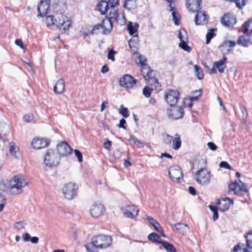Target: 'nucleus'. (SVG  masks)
I'll list each match as a JSON object with an SVG mask.
<instances>
[{"instance_id": "f257e3e1", "label": "nucleus", "mask_w": 252, "mask_h": 252, "mask_svg": "<svg viewBox=\"0 0 252 252\" xmlns=\"http://www.w3.org/2000/svg\"><path fill=\"white\" fill-rule=\"evenodd\" d=\"M61 4H57L54 9L53 15H48L46 17V24L47 27L51 28L55 26L59 28L62 33L66 32L70 26L71 22L67 17L63 14V9H59Z\"/></svg>"}, {"instance_id": "c85d7f7f", "label": "nucleus", "mask_w": 252, "mask_h": 252, "mask_svg": "<svg viewBox=\"0 0 252 252\" xmlns=\"http://www.w3.org/2000/svg\"><path fill=\"white\" fill-rule=\"evenodd\" d=\"M174 226L178 232L183 234L187 233L189 230V226L186 224L177 223Z\"/></svg>"}, {"instance_id": "6e6552de", "label": "nucleus", "mask_w": 252, "mask_h": 252, "mask_svg": "<svg viewBox=\"0 0 252 252\" xmlns=\"http://www.w3.org/2000/svg\"><path fill=\"white\" fill-rule=\"evenodd\" d=\"M78 187L74 183H69L64 185L62 191L64 197L68 200L72 199L77 194Z\"/></svg>"}, {"instance_id": "4468645a", "label": "nucleus", "mask_w": 252, "mask_h": 252, "mask_svg": "<svg viewBox=\"0 0 252 252\" xmlns=\"http://www.w3.org/2000/svg\"><path fill=\"white\" fill-rule=\"evenodd\" d=\"M178 38L180 41L179 46L185 51L190 52L191 48L187 44L188 40L187 32L184 29H182L179 31Z\"/></svg>"}, {"instance_id": "ea45409f", "label": "nucleus", "mask_w": 252, "mask_h": 252, "mask_svg": "<svg viewBox=\"0 0 252 252\" xmlns=\"http://www.w3.org/2000/svg\"><path fill=\"white\" fill-rule=\"evenodd\" d=\"M119 113L121 114L124 117L126 118L129 115V111L127 108L125 107L123 105H121L119 110Z\"/></svg>"}, {"instance_id": "6ab92c4d", "label": "nucleus", "mask_w": 252, "mask_h": 252, "mask_svg": "<svg viewBox=\"0 0 252 252\" xmlns=\"http://www.w3.org/2000/svg\"><path fill=\"white\" fill-rule=\"evenodd\" d=\"M50 0H41L37 7L38 16L44 17L47 13L49 8Z\"/></svg>"}, {"instance_id": "e2e57ef3", "label": "nucleus", "mask_w": 252, "mask_h": 252, "mask_svg": "<svg viewBox=\"0 0 252 252\" xmlns=\"http://www.w3.org/2000/svg\"><path fill=\"white\" fill-rule=\"evenodd\" d=\"M152 82L155 84V89L157 90H160V85L159 83L158 82V80L155 77H153L151 79H150Z\"/></svg>"}, {"instance_id": "a18cd8bd", "label": "nucleus", "mask_w": 252, "mask_h": 252, "mask_svg": "<svg viewBox=\"0 0 252 252\" xmlns=\"http://www.w3.org/2000/svg\"><path fill=\"white\" fill-rule=\"evenodd\" d=\"M214 32H215V30L214 29H210L206 35V44H208L210 42L211 39L213 38L214 37V36L215 35V33Z\"/></svg>"}, {"instance_id": "393cba45", "label": "nucleus", "mask_w": 252, "mask_h": 252, "mask_svg": "<svg viewBox=\"0 0 252 252\" xmlns=\"http://www.w3.org/2000/svg\"><path fill=\"white\" fill-rule=\"evenodd\" d=\"M139 38L137 34L133 35L132 38L129 40L128 45L130 49L135 53L138 49Z\"/></svg>"}, {"instance_id": "bb28decb", "label": "nucleus", "mask_w": 252, "mask_h": 252, "mask_svg": "<svg viewBox=\"0 0 252 252\" xmlns=\"http://www.w3.org/2000/svg\"><path fill=\"white\" fill-rule=\"evenodd\" d=\"M65 82L63 79L58 80L54 87V91L57 94H61L63 93L64 90Z\"/></svg>"}, {"instance_id": "4c0bfd02", "label": "nucleus", "mask_w": 252, "mask_h": 252, "mask_svg": "<svg viewBox=\"0 0 252 252\" xmlns=\"http://www.w3.org/2000/svg\"><path fill=\"white\" fill-rule=\"evenodd\" d=\"M148 238L149 240L153 242H157L158 243H159V242H160L161 240H159L160 237L157 234L155 233L152 232L150 233L148 236Z\"/></svg>"}, {"instance_id": "de8ad7c7", "label": "nucleus", "mask_w": 252, "mask_h": 252, "mask_svg": "<svg viewBox=\"0 0 252 252\" xmlns=\"http://www.w3.org/2000/svg\"><path fill=\"white\" fill-rule=\"evenodd\" d=\"M135 5V0H125L124 7L131 9Z\"/></svg>"}, {"instance_id": "72a5a7b5", "label": "nucleus", "mask_w": 252, "mask_h": 252, "mask_svg": "<svg viewBox=\"0 0 252 252\" xmlns=\"http://www.w3.org/2000/svg\"><path fill=\"white\" fill-rule=\"evenodd\" d=\"M237 43L242 46L247 47L252 44V42L249 38H246L244 36H241L239 38Z\"/></svg>"}, {"instance_id": "2f4dec72", "label": "nucleus", "mask_w": 252, "mask_h": 252, "mask_svg": "<svg viewBox=\"0 0 252 252\" xmlns=\"http://www.w3.org/2000/svg\"><path fill=\"white\" fill-rule=\"evenodd\" d=\"M243 30L244 34L250 35V33H252V21L249 20L246 22L243 25Z\"/></svg>"}, {"instance_id": "cd10ccee", "label": "nucleus", "mask_w": 252, "mask_h": 252, "mask_svg": "<svg viewBox=\"0 0 252 252\" xmlns=\"http://www.w3.org/2000/svg\"><path fill=\"white\" fill-rule=\"evenodd\" d=\"M117 6L110 5V7H108L107 10L109 17H107L105 19H110V21L113 22V19L115 20V19H117Z\"/></svg>"}, {"instance_id": "f3484780", "label": "nucleus", "mask_w": 252, "mask_h": 252, "mask_svg": "<svg viewBox=\"0 0 252 252\" xmlns=\"http://www.w3.org/2000/svg\"><path fill=\"white\" fill-rule=\"evenodd\" d=\"M136 80L128 74L124 75L120 80L121 86L125 88H131L136 84Z\"/></svg>"}, {"instance_id": "774afa93", "label": "nucleus", "mask_w": 252, "mask_h": 252, "mask_svg": "<svg viewBox=\"0 0 252 252\" xmlns=\"http://www.w3.org/2000/svg\"><path fill=\"white\" fill-rule=\"evenodd\" d=\"M126 123V120L124 118H123L120 120V123L117 125V126L119 127H121L124 129H126V126H125V124Z\"/></svg>"}, {"instance_id": "052dcab7", "label": "nucleus", "mask_w": 252, "mask_h": 252, "mask_svg": "<svg viewBox=\"0 0 252 252\" xmlns=\"http://www.w3.org/2000/svg\"><path fill=\"white\" fill-rule=\"evenodd\" d=\"M116 54V52L113 50H111L109 51L108 55H107V58L108 59L112 60V61H115V54Z\"/></svg>"}, {"instance_id": "412c9836", "label": "nucleus", "mask_w": 252, "mask_h": 252, "mask_svg": "<svg viewBox=\"0 0 252 252\" xmlns=\"http://www.w3.org/2000/svg\"><path fill=\"white\" fill-rule=\"evenodd\" d=\"M232 203L233 200L226 197L218 199L217 204L218 205V210L223 212L228 210L230 205Z\"/></svg>"}, {"instance_id": "49530a36", "label": "nucleus", "mask_w": 252, "mask_h": 252, "mask_svg": "<svg viewBox=\"0 0 252 252\" xmlns=\"http://www.w3.org/2000/svg\"><path fill=\"white\" fill-rule=\"evenodd\" d=\"M209 208L213 212V220H216L218 219L219 214L218 212L217 207L216 206L214 205H209Z\"/></svg>"}, {"instance_id": "20e7f679", "label": "nucleus", "mask_w": 252, "mask_h": 252, "mask_svg": "<svg viewBox=\"0 0 252 252\" xmlns=\"http://www.w3.org/2000/svg\"><path fill=\"white\" fill-rule=\"evenodd\" d=\"M61 160V158L56 150L49 149L44 154L43 163L46 167L53 168L59 165Z\"/></svg>"}, {"instance_id": "bf43d9fd", "label": "nucleus", "mask_w": 252, "mask_h": 252, "mask_svg": "<svg viewBox=\"0 0 252 252\" xmlns=\"http://www.w3.org/2000/svg\"><path fill=\"white\" fill-rule=\"evenodd\" d=\"M75 156L78 158V161L81 162L83 161V157L82 153L78 150H74Z\"/></svg>"}, {"instance_id": "9b49d317", "label": "nucleus", "mask_w": 252, "mask_h": 252, "mask_svg": "<svg viewBox=\"0 0 252 252\" xmlns=\"http://www.w3.org/2000/svg\"><path fill=\"white\" fill-rule=\"evenodd\" d=\"M179 99V92L177 90H170L165 94V100L170 106L175 105Z\"/></svg>"}, {"instance_id": "79ce46f5", "label": "nucleus", "mask_w": 252, "mask_h": 252, "mask_svg": "<svg viewBox=\"0 0 252 252\" xmlns=\"http://www.w3.org/2000/svg\"><path fill=\"white\" fill-rule=\"evenodd\" d=\"M128 141L130 142H132L138 148H142L144 146V144L142 142L136 139L133 136H130V138L128 139Z\"/></svg>"}, {"instance_id": "4d7b16f0", "label": "nucleus", "mask_w": 252, "mask_h": 252, "mask_svg": "<svg viewBox=\"0 0 252 252\" xmlns=\"http://www.w3.org/2000/svg\"><path fill=\"white\" fill-rule=\"evenodd\" d=\"M172 139V136L169 135V134H166L164 137L163 141L165 144H169L171 143Z\"/></svg>"}, {"instance_id": "aec40b11", "label": "nucleus", "mask_w": 252, "mask_h": 252, "mask_svg": "<svg viewBox=\"0 0 252 252\" xmlns=\"http://www.w3.org/2000/svg\"><path fill=\"white\" fill-rule=\"evenodd\" d=\"M50 143L49 139L46 138H34L32 142L33 148L40 149L48 146Z\"/></svg>"}, {"instance_id": "0eeeda50", "label": "nucleus", "mask_w": 252, "mask_h": 252, "mask_svg": "<svg viewBox=\"0 0 252 252\" xmlns=\"http://www.w3.org/2000/svg\"><path fill=\"white\" fill-rule=\"evenodd\" d=\"M211 178L210 172L207 168H201L195 174V180L197 183L205 185L208 184Z\"/></svg>"}, {"instance_id": "2eb2a0df", "label": "nucleus", "mask_w": 252, "mask_h": 252, "mask_svg": "<svg viewBox=\"0 0 252 252\" xmlns=\"http://www.w3.org/2000/svg\"><path fill=\"white\" fill-rule=\"evenodd\" d=\"M57 152L60 157L69 155L72 150L71 147L65 142H61L57 146Z\"/></svg>"}, {"instance_id": "f03ea898", "label": "nucleus", "mask_w": 252, "mask_h": 252, "mask_svg": "<svg viewBox=\"0 0 252 252\" xmlns=\"http://www.w3.org/2000/svg\"><path fill=\"white\" fill-rule=\"evenodd\" d=\"M28 185L24 176L19 175L14 176L9 181V191L11 194H18L23 192V188Z\"/></svg>"}, {"instance_id": "13d9d810", "label": "nucleus", "mask_w": 252, "mask_h": 252, "mask_svg": "<svg viewBox=\"0 0 252 252\" xmlns=\"http://www.w3.org/2000/svg\"><path fill=\"white\" fill-rule=\"evenodd\" d=\"M240 108L243 114V118L246 119L248 116V112L246 107L243 105H241Z\"/></svg>"}, {"instance_id": "0e129e2a", "label": "nucleus", "mask_w": 252, "mask_h": 252, "mask_svg": "<svg viewBox=\"0 0 252 252\" xmlns=\"http://www.w3.org/2000/svg\"><path fill=\"white\" fill-rule=\"evenodd\" d=\"M172 16L173 20L174 21L175 25H179V19L177 18L176 13L175 11H173V12H172Z\"/></svg>"}, {"instance_id": "39448f33", "label": "nucleus", "mask_w": 252, "mask_h": 252, "mask_svg": "<svg viewBox=\"0 0 252 252\" xmlns=\"http://www.w3.org/2000/svg\"><path fill=\"white\" fill-rule=\"evenodd\" d=\"M113 29L112 22L110 19H104L100 24L94 25L91 31L92 34L102 33L104 35L109 34Z\"/></svg>"}, {"instance_id": "69168bd1", "label": "nucleus", "mask_w": 252, "mask_h": 252, "mask_svg": "<svg viewBox=\"0 0 252 252\" xmlns=\"http://www.w3.org/2000/svg\"><path fill=\"white\" fill-rule=\"evenodd\" d=\"M207 146L208 148L212 151H215L217 149V146L212 142H209L207 143Z\"/></svg>"}, {"instance_id": "58836bf2", "label": "nucleus", "mask_w": 252, "mask_h": 252, "mask_svg": "<svg viewBox=\"0 0 252 252\" xmlns=\"http://www.w3.org/2000/svg\"><path fill=\"white\" fill-rule=\"evenodd\" d=\"M246 239L247 246L250 249H252V231H250L245 235Z\"/></svg>"}, {"instance_id": "b1692460", "label": "nucleus", "mask_w": 252, "mask_h": 252, "mask_svg": "<svg viewBox=\"0 0 252 252\" xmlns=\"http://www.w3.org/2000/svg\"><path fill=\"white\" fill-rule=\"evenodd\" d=\"M236 43L235 41L232 40H225L220 45L219 48L223 53L224 55L228 54L230 51V48L235 46Z\"/></svg>"}, {"instance_id": "7ed1b4c3", "label": "nucleus", "mask_w": 252, "mask_h": 252, "mask_svg": "<svg viewBox=\"0 0 252 252\" xmlns=\"http://www.w3.org/2000/svg\"><path fill=\"white\" fill-rule=\"evenodd\" d=\"M28 185L24 176L19 175L14 176L9 181V191L11 194H18L23 192V188Z\"/></svg>"}, {"instance_id": "c9c22d12", "label": "nucleus", "mask_w": 252, "mask_h": 252, "mask_svg": "<svg viewBox=\"0 0 252 252\" xmlns=\"http://www.w3.org/2000/svg\"><path fill=\"white\" fill-rule=\"evenodd\" d=\"M18 147L15 145L14 143H10V147L9 151L11 155H12L13 157L15 158H18V157L16 155V153L18 151Z\"/></svg>"}, {"instance_id": "37998d69", "label": "nucleus", "mask_w": 252, "mask_h": 252, "mask_svg": "<svg viewBox=\"0 0 252 252\" xmlns=\"http://www.w3.org/2000/svg\"><path fill=\"white\" fill-rule=\"evenodd\" d=\"M238 183L237 181H235L234 182L228 185V189L230 191H234V193L235 194H237L238 193Z\"/></svg>"}, {"instance_id": "a19ab883", "label": "nucleus", "mask_w": 252, "mask_h": 252, "mask_svg": "<svg viewBox=\"0 0 252 252\" xmlns=\"http://www.w3.org/2000/svg\"><path fill=\"white\" fill-rule=\"evenodd\" d=\"M238 183V191H241L243 192H247L248 189H247V186L246 184L243 183L241 180H238L237 181Z\"/></svg>"}, {"instance_id": "f704fd0d", "label": "nucleus", "mask_w": 252, "mask_h": 252, "mask_svg": "<svg viewBox=\"0 0 252 252\" xmlns=\"http://www.w3.org/2000/svg\"><path fill=\"white\" fill-rule=\"evenodd\" d=\"M159 244H161L168 252H176V249L173 245L167 242L161 240L160 242H159Z\"/></svg>"}, {"instance_id": "603ef678", "label": "nucleus", "mask_w": 252, "mask_h": 252, "mask_svg": "<svg viewBox=\"0 0 252 252\" xmlns=\"http://www.w3.org/2000/svg\"><path fill=\"white\" fill-rule=\"evenodd\" d=\"M24 121L26 122L34 123L33 120V115L32 114H28L25 115L23 117Z\"/></svg>"}, {"instance_id": "e433bc0d", "label": "nucleus", "mask_w": 252, "mask_h": 252, "mask_svg": "<svg viewBox=\"0 0 252 252\" xmlns=\"http://www.w3.org/2000/svg\"><path fill=\"white\" fill-rule=\"evenodd\" d=\"M194 72L195 75L199 80L202 79L204 77L203 71L201 67L195 64L194 65Z\"/></svg>"}, {"instance_id": "5701e85b", "label": "nucleus", "mask_w": 252, "mask_h": 252, "mask_svg": "<svg viewBox=\"0 0 252 252\" xmlns=\"http://www.w3.org/2000/svg\"><path fill=\"white\" fill-rule=\"evenodd\" d=\"M195 12H196V14L194 20L195 24L196 25H204L206 24L208 19L207 15L205 14V11H199V10Z\"/></svg>"}, {"instance_id": "ddd939ff", "label": "nucleus", "mask_w": 252, "mask_h": 252, "mask_svg": "<svg viewBox=\"0 0 252 252\" xmlns=\"http://www.w3.org/2000/svg\"><path fill=\"white\" fill-rule=\"evenodd\" d=\"M166 113L169 118L174 120H178L183 117L184 111L181 107H174L171 109L168 108Z\"/></svg>"}, {"instance_id": "473e14b6", "label": "nucleus", "mask_w": 252, "mask_h": 252, "mask_svg": "<svg viewBox=\"0 0 252 252\" xmlns=\"http://www.w3.org/2000/svg\"><path fill=\"white\" fill-rule=\"evenodd\" d=\"M109 5V3L106 1L101 0L98 4L97 7L99 11L101 13V14H103L106 12H107Z\"/></svg>"}, {"instance_id": "864d4df0", "label": "nucleus", "mask_w": 252, "mask_h": 252, "mask_svg": "<svg viewBox=\"0 0 252 252\" xmlns=\"http://www.w3.org/2000/svg\"><path fill=\"white\" fill-rule=\"evenodd\" d=\"M146 59L145 56H144L142 55H139L137 56V59L136 62L137 63L141 64V66H142L143 65L145 64L144 63L146 62Z\"/></svg>"}, {"instance_id": "9d476101", "label": "nucleus", "mask_w": 252, "mask_h": 252, "mask_svg": "<svg viewBox=\"0 0 252 252\" xmlns=\"http://www.w3.org/2000/svg\"><path fill=\"white\" fill-rule=\"evenodd\" d=\"M105 207L102 203L95 202L91 206L90 213L92 217L97 218L103 215Z\"/></svg>"}, {"instance_id": "338daca9", "label": "nucleus", "mask_w": 252, "mask_h": 252, "mask_svg": "<svg viewBox=\"0 0 252 252\" xmlns=\"http://www.w3.org/2000/svg\"><path fill=\"white\" fill-rule=\"evenodd\" d=\"M146 219L148 221L149 223L152 226L154 224H155L156 222H157V220L155 219L150 216L147 217Z\"/></svg>"}, {"instance_id": "6e6d98bb", "label": "nucleus", "mask_w": 252, "mask_h": 252, "mask_svg": "<svg viewBox=\"0 0 252 252\" xmlns=\"http://www.w3.org/2000/svg\"><path fill=\"white\" fill-rule=\"evenodd\" d=\"M143 94L145 97H150L151 94V89L147 86L145 87L143 90Z\"/></svg>"}, {"instance_id": "5fc2aeb1", "label": "nucleus", "mask_w": 252, "mask_h": 252, "mask_svg": "<svg viewBox=\"0 0 252 252\" xmlns=\"http://www.w3.org/2000/svg\"><path fill=\"white\" fill-rule=\"evenodd\" d=\"M6 203V198L1 193H0V212H1Z\"/></svg>"}, {"instance_id": "7c9ffc66", "label": "nucleus", "mask_w": 252, "mask_h": 252, "mask_svg": "<svg viewBox=\"0 0 252 252\" xmlns=\"http://www.w3.org/2000/svg\"><path fill=\"white\" fill-rule=\"evenodd\" d=\"M172 148L174 150H178L181 146V140L180 136L178 134L174 135V139H172Z\"/></svg>"}, {"instance_id": "4be33fe9", "label": "nucleus", "mask_w": 252, "mask_h": 252, "mask_svg": "<svg viewBox=\"0 0 252 252\" xmlns=\"http://www.w3.org/2000/svg\"><path fill=\"white\" fill-rule=\"evenodd\" d=\"M201 0H187V8L191 12L197 11L201 9Z\"/></svg>"}, {"instance_id": "680f3d73", "label": "nucleus", "mask_w": 252, "mask_h": 252, "mask_svg": "<svg viewBox=\"0 0 252 252\" xmlns=\"http://www.w3.org/2000/svg\"><path fill=\"white\" fill-rule=\"evenodd\" d=\"M220 166L221 168H224L230 170L231 167L230 165L226 161H221L220 163Z\"/></svg>"}, {"instance_id": "f8f14e48", "label": "nucleus", "mask_w": 252, "mask_h": 252, "mask_svg": "<svg viewBox=\"0 0 252 252\" xmlns=\"http://www.w3.org/2000/svg\"><path fill=\"white\" fill-rule=\"evenodd\" d=\"M227 61V58L224 56L220 61L215 62L213 67L209 70V73L210 74H215L217 73V69L219 72L222 73L224 71V69L226 68V63Z\"/></svg>"}, {"instance_id": "09e8293b", "label": "nucleus", "mask_w": 252, "mask_h": 252, "mask_svg": "<svg viewBox=\"0 0 252 252\" xmlns=\"http://www.w3.org/2000/svg\"><path fill=\"white\" fill-rule=\"evenodd\" d=\"M236 3L237 7L242 9L247 3L248 0H233Z\"/></svg>"}, {"instance_id": "1a4fd4ad", "label": "nucleus", "mask_w": 252, "mask_h": 252, "mask_svg": "<svg viewBox=\"0 0 252 252\" xmlns=\"http://www.w3.org/2000/svg\"><path fill=\"white\" fill-rule=\"evenodd\" d=\"M168 173L170 179L174 182L180 183L183 179V172L177 165H174L169 168Z\"/></svg>"}, {"instance_id": "a211bd4d", "label": "nucleus", "mask_w": 252, "mask_h": 252, "mask_svg": "<svg viewBox=\"0 0 252 252\" xmlns=\"http://www.w3.org/2000/svg\"><path fill=\"white\" fill-rule=\"evenodd\" d=\"M123 213L126 217L133 219L135 218L139 213V209L134 205H128L125 208H122Z\"/></svg>"}, {"instance_id": "3c124183", "label": "nucleus", "mask_w": 252, "mask_h": 252, "mask_svg": "<svg viewBox=\"0 0 252 252\" xmlns=\"http://www.w3.org/2000/svg\"><path fill=\"white\" fill-rule=\"evenodd\" d=\"M27 223L25 221H20L16 222L14 224V227L16 229L19 230L25 227Z\"/></svg>"}, {"instance_id": "423d86ee", "label": "nucleus", "mask_w": 252, "mask_h": 252, "mask_svg": "<svg viewBox=\"0 0 252 252\" xmlns=\"http://www.w3.org/2000/svg\"><path fill=\"white\" fill-rule=\"evenodd\" d=\"M112 238L105 235H99L92 238L93 243L99 249H105L112 243Z\"/></svg>"}, {"instance_id": "a878e982", "label": "nucleus", "mask_w": 252, "mask_h": 252, "mask_svg": "<svg viewBox=\"0 0 252 252\" xmlns=\"http://www.w3.org/2000/svg\"><path fill=\"white\" fill-rule=\"evenodd\" d=\"M141 72L145 80H147V78L150 80L153 77L152 75L153 70L150 69L147 64L141 66Z\"/></svg>"}, {"instance_id": "dca6fc26", "label": "nucleus", "mask_w": 252, "mask_h": 252, "mask_svg": "<svg viewBox=\"0 0 252 252\" xmlns=\"http://www.w3.org/2000/svg\"><path fill=\"white\" fill-rule=\"evenodd\" d=\"M220 22L225 27H232L236 23L237 20L235 15L228 13L221 18Z\"/></svg>"}, {"instance_id": "c756f323", "label": "nucleus", "mask_w": 252, "mask_h": 252, "mask_svg": "<svg viewBox=\"0 0 252 252\" xmlns=\"http://www.w3.org/2000/svg\"><path fill=\"white\" fill-rule=\"evenodd\" d=\"M138 28L139 25L137 23H135L133 24L131 22H129L127 26V30L131 35H133L137 32Z\"/></svg>"}, {"instance_id": "c03bdc74", "label": "nucleus", "mask_w": 252, "mask_h": 252, "mask_svg": "<svg viewBox=\"0 0 252 252\" xmlns=\"http://www.w3.org/2000/svg\"><path fill=\"white\" fill-rule=\"evenodd\" d=\"M85 247L88 252H97V249L98 248V247H96L95 246H94V245L92 241L90 244L86 245Z\"/></svg>"}, {"instance_id": "8fccbe9b", "label": "nucleus", "mask_w": 252, "mask_h": 252, "mask_svg": "<svg viewBox=\"0 0 252 252\" xmlns=\"http://www.w3.org/2000/svg\"><path fill=\"white\" fill-rule=\"evenodd\" d=\"M245 245L243 244H238L237 245L234 246L233 249V252H237L239 250H243V252H248L247 249L244 248Z\"/></svg>"}]
</instances>
